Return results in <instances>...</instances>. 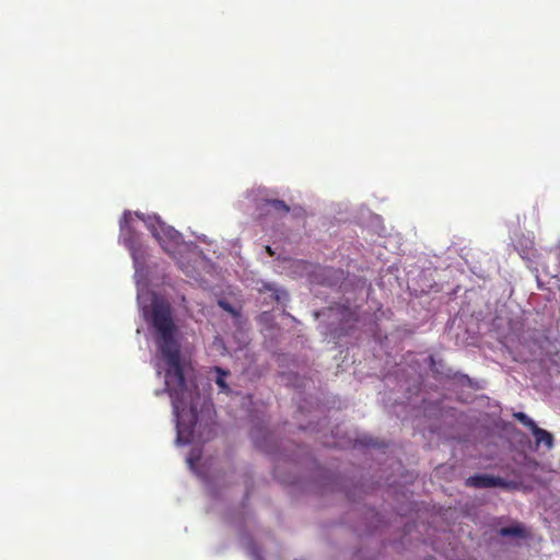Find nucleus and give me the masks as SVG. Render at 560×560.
Masks as SVG:
<instances>
[{"mask_svg":"<svg viewBox=\"0 0 560 560\" xmlns=\"http://www.w3.org/2000/svg\"><path fill=\"white\" fill-rule=\"evenodd\" d=\"M143 315L154 329L158 350L167 364L165 388L176 418L177 442L186 444L190 441L198 416L191 406L192 390L187 385L180 363L178 328L170 303L158 296L153 298L150 307L143 310Z\"/></svg>","mask_w":560,"mask_h":560,"instance_id":"1","label":"nucleus"},{"mask_svg":"<svg viewBox=\"0 0 560 560\" xmlns=\"http://www.w3.org/2000/svg\"><path fill=\"white\" fill-rule=\"evenodd\" d=\"M145 223L152 235L165 250H168V245H176L180 242L179 232L173 226L167 225L158 215L149 217Z\"/></svg>","mask_w":560,"mask_h":560,"instance_id":"2","label":"nucleus"},{"mask_svg":"<svg viewBox=\"0 0 560 560\" xmlns=\"http://www.w3.org/2000/svg\"><path fill=\"white\" fill-rule=\"evenodd\" d=\"M466 486L479 489L505 487L506 481L500 477L478 474L467 478Z\"/></svg>","mask_w":560,"mask_h":560,"instance_id":"3","label":"nucleus"},{"mask_svg":"<svg viewBox=\"0 0 560 560\" xmlns=\"http://www.w3.org/2000/svg\"><path fill=\"white\" fill-rule=\"evenodd\" d=\"M130 220V213L125 212L122 219L120 220V230L124 234V243L131 252V255L135 260H137V249H136V240L135 236L131 235V231L128 229Z\"/></svg>","mask_w":560,"mask_h":560,"instance_id":"4","label":"nucleus"},{"mask_svg":"<svg viewBox=\"0 0 560 560\" xmlns=\"http://www.w3.org/2000/svg\"><path fill=\"white\" fill-rule=\"evenodd\" d=\"M530 431L535 438V443L537 447L541 444L546 446L547 450H551L553 447L555 440L553 435L550 432L539 428L537 424Z\"/></svg>","mask_w":560,"mask_h":560,"instance_id":"5","label":"nucleus"},{"mask_svg":"<svg viewBox=\"0 0 560 560\" xmlns=\"http://www.w3.org/2000/svg\"><path fill=\"white\" fill-rule=\"evenodd\" d=\"M264 206L268 208V212L273 211L279 215H285L290 211V207L284 201L279 199H268L265 201Z\"/></svg>","mask_w":560,"mask_h":560,"instance_id":"6","label":"nucleus"},{"mask_svg":"<svg viewBox=\"0 0 560 560\" xmlns=\"http://www.w3.org/2000/svg\"><path fill=\"white\" fill-rule=\"evenodd\" d=\"M499 534L503 537H508V536H514V537H521V538L527 537V533L521 524L502 527V528H500Z\"/></svg>","mask_w":560,"mask_h":560,"instance_id":"7","label":"nucleus"},{"mask_svg":"<svg viewBox=\"0 0 560 560\" xmlns=\"http://www.w3.org/2000/svg\"><path fill=\"white\" fill-rule=\"evenodd\" d=\"M214 372L217 374L215 376V384L219 386L221 392L229 393L231 389L225 381L226 376L230 374L229 371L223 370L220 366L214 368Z\"/></svg>","mask_w":560,"mask_h":560,"instance_id":"8","label":"nucleus"},{"mask_svg":"<svg viewBox=\"0 0 560 560\" xmlns=\"http://www.w3.org/2000/svg\"><path fill=\"white\" fill-rule=\"evenodd\" d=\"M514 418L529 430L536 425V422L524 412L514 413Z\"/></svg>","mask_w":560,"mask_h":560,"instance_id":"9","label":"nucleus"},{"mask_svg":"<svg viewBox=\"0 0 560 560\" xmlns=\"http://www.w3.org/2000/svg\"><path fill=\"white\" fill-rule=\"evenodd\" d=\"M264 288L269 291H273V288L270 284H264Z\"/></svg>","mask_w":560,"mask_h":560,"instance_id":"10","label":"nucleus"},{"mask_svg":"<svg viewBox=\"0 0 560 560\" xmlns=\"http://www.w3.org/2000/svg\"><path fill=\"white\" fill-rule=\"evenodd\" d=\"M266 249H267V252L269 253L270 256H273V252H272L270 246H267Z\"/></svg>","mask_w":560,"mask_h":560,"instance_id":"11","label":"nucleus"},{"mask_svg":"<svg viewBox=\"0 0 560 560\" xmlns=\"http://www.w3.org/2000/svg\"><path fill=\"white\" fill-rule=\"evenodd\" d=\"M256 557H257L258 560H261V558L258 555H256Z\"/></svg>","mask_w":560,"mask_h":560,"instance_id":"12","label":"nucleus"}]
</instances>
